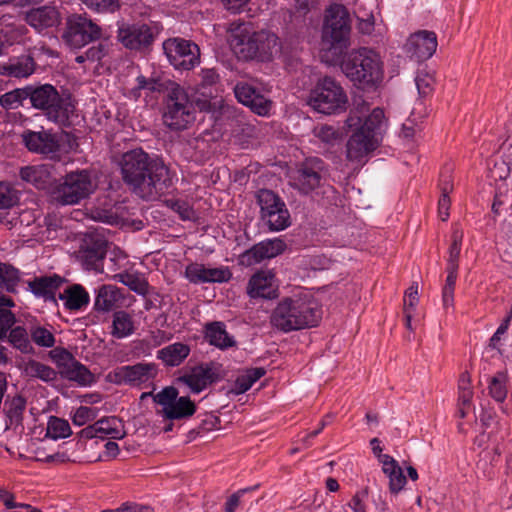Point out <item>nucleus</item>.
<instances>
[{
  "label": "nucleus",
  "mask_w": 512,
  "mask_h": 512,
  "mask_svg": "<svg viewBox=\"0 0 512 512\" xmlns=\"http://www.w3.org/2000/svg\"><path fill=\"white\" fill-rule=\"evenodd\" d=\"M447 277L442 289V302L445 309L454 305V290L458 275V269L446 268Z\"/></svg>",
  "instance_id": "obj_45"
},
{
  "label": "nucleus",
  "mask_w": 512,
  "mask_h": 512,
  "mask_svg": "<svg viewBox=\"0 0 512 512\" xmlns=\"http://www.w3.org/2000/svg\"><path fill=\"white\" fill-rule=\"evenodd\" d=\"M97 188L96 180L86 170L66 174L50 193L51 200L58 205H76L88 198Z\"/></svg>",
  "instance_id": "obj_7"
},
{
  "label": "nucleus",
  "mask_w": 512,
  "mask_h": 512,
  "mask_svg": "<svg viewBox=\"0 0 512 512\" xmlns=\"http://www.w3.org/2000/svg\"><path fill=\"white\" fill-rule=\"evenodd\" d=\"M232 274L227 267L210 268L206 267L207 282H227Z\"/></svg>",
  "instance_id": "obj_60"
},
{
  "label": "nucleus",
  "mask_w": 512,
  "mask_h": 512,
  "mask_svg": "<svg viewBox=\"0 0 512 512\" xmlns=\"http://www.w3.org/2000/svg\"><path fill=\"white\" fill-rule=\"evenodd\" d=\"M72 434L70 424L67 420L51 416L47 422L46 436L58 440L67 438Z\"/></svg>",
  "instance_id": "obj_40"
},
{
  "label": "nucleus",
  "mask_w": 512,
  "mask_h": 512,
  "mask_svg": "<svg viewBox=\"0 0 512 512\" xmlns=\"http://www.w3.org/2000/svg\"><path fill=\"white\" fill-rule=\"evenodd\" d=\"M96 427L100 438L122 439L126 434L123 422L115 416L96 421Z\"/></svg>",
  "instance_id": "obj_36"
},
{
  "label": "nucleus",
  "mask_w": 512,
  "mask_h": 512,
  "mask_svg": "<svg viewBox=\"0 0 512 512\" xmlns=\"http://www.w3.org/2000/svg\"><path fill=\"white\" fill-rule=\"evenodd\" d=\"M21 369L26 376L38 378L44 382H51L57 378V373L53 368L33 359L23 362Z\"/></svg>",
  "instance_id": "obj_37"
},
{
  "label": "nucleus",
  "mask_w": 512,
  "mask_h": 512,
  "mask_svg": "<svg viewBox=\"0 0 512 512\" xmlns=\"http://www.w3.org/2000/svg\"><path fill=\"white\" fill-rule=\"evenodd\" d=\"M201 94L205 97L204 99L197 98L195 100L196 105L200 110H205L209 112L215 113L217 110L223 108V99L218 95L212 96L210 93L209 96H206L205 92H201Z\"/></svg>",
  "instance_id": "obj_55"
},
{
  "label": "nucleus",
  "mask_w": 512,
  "mask_h": 512,
  "mask_svg": "<svg viewBox=\"0 0 512 512\" xmlns=\"http://www.w3.org/2000/svg\"><path fill=\"white\" fill-rule=\"evenodd\" d=\"M18 202L17 191L6 182H0V210H7Z\"/></svg>",
  "instance_id": "obj_54"
},
{
  "label": "nucleus",
  "mask_w": 512,
  "mask_h": 512,
  "mask_svg": "<svg viewBox=\"0 0 512 512\" xmlns=\"http://www.w3.org/2000/svg\"><path fill=\"white\" fill-rule=\"evenodd\" d=\"M124 181L143 199H155L172 184L169 168L158 158L151 159L141 149L126 152L121 161Z\"/></svg>",
  "instance_id": "obj_1"
},
{
  "label": "nucleus",
  "mask_w": 512,
  "mask_h": 512,
  "mask_svg": "<svg viewBox=\"0 0 512 512\" xmlns=\"http://www.w3.org/2000/svg\"><path fill=\"white\" fill-rule=\"evenodd\" d=\"M163 121L174 130L186 129L195 121L194 104L179 85H173L169 91Z\"/></svg>",
  "instance_id": "obj_9"
},
{
  "label": "nucleus",
  "mask_w": 512,
  "mask_h": 512,
  "mask_svg": "<svg viewBox=\"0 0 512 512\" xmlns=\"http://www.w3.org/2000/svg\"><path fill=\"white\" fill-rule=\"evenodd\" d=\"M437 49V36L433 31L421 30L408 38L405 51L417 61H424L432 57Z\"/></svg>",
  "instance_id": "obj_17"
},
{
  "label": "nucleus",
  "mask_w": 512,
  "mask_h": 512,
  "mask_svg": "<svg viewBox=\"0 0 512 512\" xmlns=\"http://www.w3.org/2000/svg\"><path fill=\"white\" fill-rule=\"evenodd\" d=\"M229 44L232 51L239 59H255L256 33L246 23L233 22L229 29Z\"/></svg>",
  "instance_id": "obj_14"
},
{
  "label": "nucleus",
  "mask_w": 512,
  "mask_h": 512,
  "mask_svg": "<svg viewBox=\"0 0 512 512\" xmlns=\"http://www.w3.org/2000/svg\"><path fill=\"white\" fill-rule=\"evenodd\" d=\"M71 420L76 426H84L98 416V409L88 406H80L70 414Z\"/></svg>",
  "instance_id": "obj_52"
},
{
  "label": "nucleus",
  "mask_w": 512,
  "mask_h": 512,
  "mask_svg": "<svg viewBox=\"0 0 512 512\" xmlns=\"http://www.w3.org/2000/svg\"><path fill=\"white\" fill-rule=\"evenodd\" d=\"M348 102L344 89L334 79L325 77L311 90L308 105L315 111L327 115L346 109Z\"/></svg>",
  "instance_id": "obj_8"
},
{
  "label": "nucleus",
  "mask_w": 512,
  "mask_h": 512,
  "mask_svg": "<svg viewBox=\"0 0 512 512\" xmlns=\"http://www.w3.org/2000/svg\"><path fill=\"white\" fill-rule=\"evenodd\" d=\"M237 100L260 115L267 116L272 108V102L260 94L252 85L240 82L234 87Z\"/></svg>",
  "instance_id": "obj_19"
},
{
  "label": "nucleus",
  "mask_w": 512,
  "mask_h": 512,
  "mask_svg": "<svg viewBox=\"0 0 512 512\" xmlns=\"http://www.w3.org/2000/svg\"><path fill=\"white\" fill-rule=\"evenodd\" d=\"M406 477L403 474L402 468L397 469L396 473L389 478V490L393 494H398L406 485Z\"/></svg>",
  "instance_id": "obj_63"
},
{
  "label": "nucleus",
  "mask_w": 512,
  "mask_h": 512,
  "mask_svg": "<svg viewBox=\"0 0 512 512\" xmlns=\"http://www.w3.org/2000/svg\"><path fill=\"white\" fill-rule=\"evenodd\" d=\"M59 299L63 301L66 309L78 311L89 304L90 297L81 285L74 284L60 293Z\"/></svg>",
  "instance_id": "obj_28"
},
{
  "label": "nucleus",
  "mask_w": 512,
  "mask_h": 512,
  "mask_svg": "<svg viewBox=\"0 0 512 512\" xmlns=\"http://www.w3.org/2000/svg\"><path fill=\"white\" fill-rule=\"evenodd\" d=\"M49 357L56 364L60 375L62 371L68 369L75 361V357L64 348H54L49 352Z\"/></svg>",
  "instance_id": "obj_48"
},
{
  "label": "nucleus",
  "mask_w": 512,
  "mask_h": 512,
  "mask_svg": "<svg viewBox=\"0 0 512 512\" xmlns=\"http://www.w3.org/2000/svg\"><path fill=\"white\" fill-rule=\"evenodd\" d=\"M121 290L113 285H103L99 288L94 306L98 311L108 312L120 305Z\"/></svg>",
  "instance_id": "obj_30"
},
{
  "label": "nucleus",
  "mask_w": 512,
  "mask_h": 512,
  "mask_svg": "<svg viewBox=\"0 0 512 512\" xmlns=\"http://www.w3.org/2000/svg\"><path fill=\"white\" fill-rule=\"evenodd\" d=\"M205 337L208 342L220 349H226L235 345V340L228 334L221 322H213L206 325Z\"/></svg>",
  "instance_id": "obj_33"
},
{
  "label": "nucleus",
  "mask_w": 512,
  "mask_h": 512,
  "mask_svg": "<svg viewBox=\"0 0 512 512\" xmlns=\"http://www.w3.org/2000/svg\"><path fill=\"white\" fill-rule=\"evenodd\" d=\"M247 293L252 298L271 299L277 296L275 274L270 270L259 271L254 274L248 283Z\"/></svg>",
  "instance_id": "obj_21"
},
{
  "label": "nucleus",
  "mask_w": 512,
  "mask_h": 512,
  "mask_svg": "<svg viewBox=\"0 0 512 512\" xmlns=\"http://www.w3.org/2000/svg\"><path fill=\"white\" fill-rule=\"evenodd\" d=\"M190 347L184 343L176 342L157 351V358L167 366L180 365L189 355Z\"/></svg>",
  "instance_id": "obj_32"
},
{
  "label": "nucleus",
  "mask_w": 512,
  "mask_h": 512,
  "mask_svg": "<svg viewBox=\"0 0 512 512\" xmlns=\"http://www.w3.org/2000/svg\"><path fill=\"white\" fill-rule=\"evenodd\" d=\"M375 0H357L355 3L354 13L359 21V29L369 34L374 26L373 9Z\"/></svg>",
  "instance_id": "obj_35"
},
{
  "label": "nucleus",
  "mask_w": 512,
  "mask_h": 512,
  "mask_svg": "<svg viewBox=\"0 0 512 512\" xmlns=\"http://www.w3.org/2000/svg\"><path fill=\"white\" fill-rule=\"evenodd\" d=\"M153 400L162 407L159 414L166 419L187 418L196 411L195 404L188 397L178 398V390L172 386L166 387L153 395Z\"/></svg>",
  "instance_id": "obj_12"
},
{
  "label": "nucleus",
  "mask_w": 512,
  "mask_h": 512,
  "mask_svg": "<svg viewBox=\"0 0 512 512\" xmlns=\"http://www.w3.org/2000/svg\"><path fill=\"white\" fill-rule=\"evenodd\" d=\"M136 330L133 317L126 311H116L112 316L111 335L116 339L131 336Z\"/></svg>",
  "instance_id": "obj_31"
},
{
  "label": "nucleus",
  "mask_w": 512,
  "mask_h": 512,
  "mask_svg": "<svg viewBox=\"0 0 512 512\" xmlns=\"http://www.w3.org/2000/svg\"><path fill=\"white\" fill-rule=\"evenodd\" d=\"M8 342L22 353L29 354L33 352V346L29 340V334L26 329L17 326L10 330Z\"/></svg>",
  "instance_id": "obj_41"
},
{
  "label": "nucleus",
  "mask_w": 512,
  "mask_h": 512,
  "mask_svg": "<svg viewBox=\"0 0 512 512\" xmlns=\"http://www.w3.org/2000/svg\"><path fill=\"white\" fill-rule=\"evenodd\" d=\"M20 281V272L8 263L0 262V287L14 292Z\"/></svg>",
  "instance_id": "obj_42"
},
{
  "label": "nucleus",
  "mask_w": 512,
  "mask_h": 512,
  "mask_svg": "<svg viewBox=\"0 0 512 512\" xmlns=\"http://www.w3.org/2000/svg\"><path fill=\"white\" fill-rule=\"evenodd\" d=\"M379 462L382 464V471L388 477L395 474L400 469L398 462L390 455H379Z\"/></svg>",
  "instance_id": "obj_64"
},
{
  "label": "nucleus",
  "mask_w": 512,
  "mask_h": 512,
  "mask_svg": "<svg viewBox=\"0 0 512 512\" xmlns=\"http://www.w3.org/2000/svg\"><path fill=\"white\" fill-rule=\"evenodd\" d=\"M30 336L33 342L45 348H51L55 344V337L53 333L45 327L35 326L30 330Z\"/></svg>",
  "instance_id": "obj_49"
},
{
  "label": "nucleus",
  "mask_w": 512,
  "mask_h": 512,
  "mask_svg": "<svg viewBox=\"0 0 512 512\" xmlns=\"http://www.w3.org/2000/svg\"><path fill=\"white\" fill-rule=\"evenodd\" d=\"M154 32L147 24L126 25L119 29L118 38L129 49H141L154 40Z\"/></svg>",
  "instance_id": "obj_20"
},
{
  "label": "nucleus",
  "mask_w": 512,
  "mask_h": 512,
  "mask_svg": "<svg viewBox=\"0 0 512 512\" xmlns=\"http://www.w3.org/2000/svg\"><path fill=\"white\" fill-rule=\"evenodd\" d=\"M415 83L419 94L427 95L434 84V77L428 72L421 70L417 73Z\"/></svg>",
  "instance_id": "obj_59"
},
{
  "label": "nucleus",
  "mask_w": 512,
  "mask_h": 512,
  "mask_svg": "<svg viewBox=\"0 0 512 512\" xmlns=\"http://www.w3.org/2000/svg\"><path fill=\"white\" fill-rule=\"evenodd\" d=\"M451 238L452 243L448 251L447 268L458 269V260L461 252L463 232L455 229Z\"/></svg>",
  "instance_id": "obj_47"
},
{
  "label": "nucleus",
  "mask_w": 512,
  "mask_h": 512,
  "mask_svg": "<svg viewBox=\"0 0 512 512\" xmlns=\"http://www.w3.org/2000/svg\"><path fill=\"white\" fill-rule=\"evenodd\" d=\"M25 21L35 30L41 32L57 26L60 23V14L53 6H42L29 10L25 15Z\"/></svg>",
  "instance_id": "obj_24"
},
{
  "label": "nucleus",
  "mask_w": 512,
  "mask_h": 512,
  "mask_svg": "<svg viewBox=\"0 0 512 512\" xmlns=\"http://www.w3.org/2000/svg\"><path fill=\"white\" fill-rule=\"evenodd\" d=\"M108 52L109 44L107 42H100L86 51V58L90 61H100L108 54Z\"/></svg>",
  "instance_id": "obj_62"
},
{
  "label": "nucleus",
  "mask_w": 512,
  "mask_h": 512,
  "mask_svg": "<svg viewBox=\"0 0 512 512\" xmlns=\"http://www.w3.org/2000/svg\"><path fill=\"white\" fill-rule=\"evenodd\" d=\"M344 74L361 86H373L383 79V65L378 53L361 48L349 53L341 65Z\"/></svg>",
  "instance_id": "obj_5"
},
{
  "label": "nucleus",
  "mask_w": 512,
  "mask_h": 512,
  "mask_svg": "<svg viewBox=\"0 0 512 512\" xmlns=\"http://www.w3.org/2000/svg\"><path fill=\"white\" fill-rule=\"evenodd\" d=\"M119 282L126 285L139 295H145L148 292V282L145 278L137 273H121L115 276Z\"/></svg>",
  "instance_id": "obj_43"
},
{
  "label": "nucleus",
  "mask_w": 512,
  "mask_h": 512,
  "mask_svg": "<svg viewBox=\"0 0 512 512\" xmlns=\"http://www.w3.org/2000/svg\"><path fill=\"white\" fill-rule=\"evenodd\" d=\"M167 205L176 212L182 220L194 221L197 219L196 211L190 203L185 200H168Z\"/></svg>",
  "instance_id": "obj_51"
},
{
  "label": "nucleus",
  "mask_w": 512,
  "mask_h": 512,
  "mask_svg": "<svg viewBox=\"0 0 512 512\" xmlns=\"http://www.w3.org/2000/svg\"><path fill=\"white\" fill-rule=\"evenodd\" d=\"M164 52L176 69L190 70L199 64L200 49L195 43L182 38L168 39L163 43Z\"/></svg>",
  "instance_id": "obj_13"
},
{
  "label": "nucleus",
  "mask_w": 512,
  "mask_h": 512,
  "mask_svg": "<svg viewBox=\"0 0 512 512\" xmlns=\"http://www.w3.org/2000/svg\"><path fill=\"white\" fill-rule=\"evenodd\" d=\"M258 204L261 219L271 231H281L290 225V213L282 199L270 190H260Z\"/></svg>",
  "instance_id": "obj_10"
},
{
  "label": "nucleus",
  "mask_w": 512,
  "mask_h": 512,
  "mask_svg": "<svg viewBox=\"0 0 512 512\" xmlns=\"http://www.w3.org/2000/svg\"><path fill=\"white\" fill-rule=\"evenodd\" d=\"M26 408L25 399L17 395L11 399H7L5 402V414L7 417V427H18L22 424L23 413Z\"/></svg>",
  "instance_id": "obj_38"
},
{
  "label": "nucleus",
  "mask_w": 512,
  "mask_h": 512,
  "mask_svg": "<svg viewBox=\"0 0 512 512\" xmlns=\"http://www.w3.org/2000/svg\"><path fill=\"white\" fill-rule=\"evenodd\" d=\"M52 167L49 165L27 166L20 170L21 179L33 184L39 189H44L51 182Z\"/></svg>",
  "instance_id": "obj_29"
},
{
  "label": "nucleus",
  "mask_w": 512,
  "mask_h": 512,
  "mask_svg": "<svg viewBox=\"0 0 512 512\" xmlns=\"http://www.w3.org/2000/svg\"><path fill=\"white\" fill-rule=\"evenodd\" d=\"M255 59L269 61L281 52L279 38L270 32L260 31L256 33Z\"/></svg>",
  "instance_id": "obj_27"
},
{
  "label": "nucleus",
  "mask_w": 512,
  "mask_h": 512,
  "mask_svg": "<svg viewBox=\"0 0 512 512\" xmlns=\"http://www.w3.org/2000/svg\"><path fill=\"white\" fill-rule=\"evenodd\" d=\"M179 382L186 385L193 393H200L214 381V372L209 365H199L179 377Z\"/></svg>",
  "instance_id": "obj_25"
},
{
  "label": "nucleus",
  "mask_w": 512,
  "mask_h": 512,
  "mask_svg": "<svg viewBox=\"0 0 512 512\" xmlns=\"http://www.w3.org/2000/svg\"><path fill=\"white\" fill-rule=\"evenodd\" d=\"M22 138L29 151L53 158L60 151L63 136L49 130H28Z\"/></svg>",
  "instance_id": "obj_16"
},
{
  "label": "nucleus",
  "mask_w": 512,
  "mask_h": 512,
  "mask_svg": "<svg viewBox=\"0 0 512 512\" xmlns=\"http://www.w3.org/2000/svg\"><path fill=\"white\" fill-rule=\"evenodd\" d=\"M81 259L87 264L88 267H96L98 262L103 258L104 250L102 244L95 243L89 246L85 243L79 251Z\"/></svg>",
  "instance_id": "obj_46"
},
{
  "label": "nucleus",
  "mask_w": 512,
  "mask_h": 512,
  "mask_svg": "<svg viewBox=\"0 0 512 512\" xmlns=\"http://www.w3.org/2000/svg\"><path fill=\"white\" fill-rule=\"evenodd\" d=\"M101 28L85 15L74 14L67 18L63 33L65 43L74 49L100 38Z\"/></svg>",
  "instance_id": "obj_11"
},
{
  "label": "nucleus",
  "mask_w": 512,
  "mask_h": 512,
  "mask_svg": "<svg viewBox=\"0 0 512 512\" xmlns=\"http://www.w3.org/2000/svg\"><path fill=\"white\" fill-rule=\"evenodd\" d=\"M323 180V162L319 158L307 159L291 178V184L302 193L318 188Z\"/></svg>",
  "instance_id": "obj_15"
},
{
  "label": "nucleus",
  "mask_w": 512,
  "mask_h": 512,
  "mask_svg": "<svg viewBox=\"0 0 512 512\" xmlns=\"http://www.w3.org/2000/svg\"><path fill=\"white\" fill-rule=\"evenodd\" d=\"M27 98V87L15 89L0 96V105L5 109H15Z\"/></svg>",
  "instance_id": "obj_50"
},
{
  "label": "nucleus",
  "mask_w": 512,
  "mask_h": 512,
  "mask_svg": "<svg viewBox=\"0 0 512 512\" xmlns=\"http://www.w3.org/2000/svg\"><path fill=\"white\" fill-rule=\"evenodd\" d=\"M508 377L505 373L498 372L490 379L489 394L497 402H503L507 396Z\"/></svg>",
  "instance_id": "obj_44"
},
{
  "label": "nucleus",
  "mask_w": 512,
  "mask_h": 512,
  "mask_svg": "<svg viewBox=\"0 0 512 512\" xmlns=\"http://www.w3.org/2000/svg\"><path fill=\"white\" fill-rule=\"evenodd\" d=\"M185 277L194 284L206 283V267L203 264L192 263L186 267Z\"/></svg>",
  "instance_id": "obj_56"
},
{
  "label": "nucleus",
  "mask_w": 512,
  "mask_h": 512,
  "mask_svg": "<svg viewBox=\"0 0 512 512\" xmlns=\"http://www.w3.org/2000/svg\"><path fill=\"white\" fill-rule=\"evenodd\" d=\"M64 283V279L57 274L36 277L28 282L29 290L38 298L57 304L55 294Z\"/></svg>",
  "instance_id": "obj_22"
},
{
  "label": "nucleus",
  "mask_w": 512,
  "mask_h": 512,
  "mask_svg": "<svg viewBox=\"0 0 512 512\" xmlns=\"http://www.w3.org/2000/svg\"><path fill=\"white\" fill-rule=\"evenodd\" d=\"M27 98L33 108L43 111L48 120L57 124H65L74 110L70 98L61 96L50 84L27 87Z\"/></svg>",
  "instance_id": "obj_6"
},
{
  "label": "nucleus",
  "mask_w": 512,
  "mask_h": 512,
  "mask_svg": "<svg viewBox=\"0 0 512 512\" xmlns=\"http://www.w3.org/2000/svg\"><path fill=\"white\" fill-rule=\"evenodd\" d=\"M61 376L82 387L91 386L96 382L94 374L82 363L76 360Z\"/></svg>",
  "instance_id": "obj_34"
},
{
  "label": "nucleus",
  "mask_w": 512,
  "mask_h": 512,
  "mask_svg": "<svg viewBox=\"0 0 512 512\" xmlns=\"http://www.w3.org/2000/svg\"><path fill=\"white\" fill-rule=\"evenodd\" d=\"M349 13L342 5H332L327 10L322 33V58L326 62L337 60L349 46L350 37Z\"/></svg>",
  "instance_id": "obj_4"
},
{
  "label": "nucleus",
  "mask_w": 512,
  "mask_h": 512,
  "mask_svg": "<svg viewBox=\"0 0 512 512\" xmlns=\"http://www.w3.org/2000/svg\"><path fill=\"white\" fill-rule=\"evenodd\" d=\"M89 9L97 12H114L119 8L118 0H81Z\"/></svg>",
  "instance_id": "obj_57"
},
{
  "label": "nucleus",
  "mask_w": 512,
  "mask_h": 512,
  "mask_svg": "<svg viewBox=\"0 0 512 512\" xmlns=\"http://www.w3.org/2000/svg\"><path fill=\"white\" fill-rule=\"evenodd\" d=\"M15 321V315L9 309L0 310V338L4 339L7 336Z\"/></svg>",
  "instance_id": "obj_61"
},
{
  "label": "nucleus",
  "mask_w": 512,
  "mask_h": 512,
  "mask_svg": "<svg viewBox=\"0 0 512 512\" xmlns=\"http://www.w3.org/2000/svg\"><path fill=\"white\" fill-rule=\"evenodd\" d=\"M319 320L317 303L307 293L283 298L270 316L271 326L284 333L316 326Z\"/></svg>",
  "instance_id": "obj_3"
},
{
  "label": "nucleus",
  "mask_w": 512,
  "mask_h": 512,
  "mask_svg": "<svg viewBox=\"0 0 512 512\" xmlns=\"http://www.w3.org/2000/svg\"><path fill=\"white\" fill-rule=\"evenodd\" d=\"M266 373L262 367H256L246 370L242 375L238 376L233 391L236 394H242L248 391L252 385Z\"/></svg>",
  "instance_id": "obj_39"
},
{
  "label": "nucleus",
  "mask_w": 512,
  "mask_h": 512,
  "mask_svg": "<svg viewBox=\"0 0 512 512\" xmlns=\"http://www.w3.org/2000/svg\"><path fill=\"white\" fill-rule=\"evenodd\" d=\"M314 135L326 144H334L339 139V132L332 126L322 125L314 129Z\"/></svg>",
  "instance_id": "obj_58"
},
{
  "label": "nucleus",
  "mask_w": 512,
  "mask_h": 512,
  "mask_svg": "<svg viewBox=\"0 0 512 512\" xmlns=\"http://www.w3.org/2000/svg\"><path fill=\"white\" fill-rule=\"evenodd\" d=\"M158 374L155 363H138L131 366H122L117 369L115 376L119 383L140 386L152 382Z\"/></svg>",
  "instance_id": "obj_18"
},
{
  "label": "nucleus",
  "mask_w": 512,
  "mask_h": 512,
  "mask_svg": "<svg viewBox=\"0 0 512 512\" xmlns=\"http://www.w3.org/2000/svg\"><path fill=\"white\" fill-rule=\"evenodd\" d=\"M286 248L283 240L275 238L262 241L246 251L243 257L248 264L259 263L264 259L274 258L280 255Z\"/></svg>",
  "instance_id": "obj_23"
},
{
  "label": "nucleus",
  "mask_w": 512,
  "mask_h": 512,
  "mask_svg": "<svg viewBox=\"0 0 512 512\" xmlns=\"http://www.w3.org/2000/svg\"><path fill=\"white\" fill-rule=\"evenodd\" d=\"M35 71V62L30 55H23L0 63V75L11 78H27Z\"/></svg>",
  "instance_id": "obj_26"
},
{
  "label": "nucleus",
  "mask_w": 512,
  "mask_h": 512,
  "mask_svg": "<svg viewBox=\"0 0 512 512\" xmlns=\"http://www.w3.org/2000/svg\"><path fill=\"white\" fill-rule=\"evenodd\" d=\"M351 135L346 144V158L355 164H364L376 150L388 128L383 109L374 108L368 115L351 112L346 120Z\"/></svg>",
  "instance_id": "obj_2"
},
{
  "label": "nucleus",
  "mask_w": 512,
  "mask_h": 512,
  "mask_svg": "<svg viewBox=\"0 0 512 512\" xmlns=\"http://www.w3.org/2000/svg\"><path fill=\"white\" fill-rule=\"evenodd\" d=\"M453 186L447 179L441 184V197L438 202V215L442 221H446L449 217L450 198L449 193L452 191Z\"/></svg>",
  "instance_id": "obj_53"
}]
</instances>
